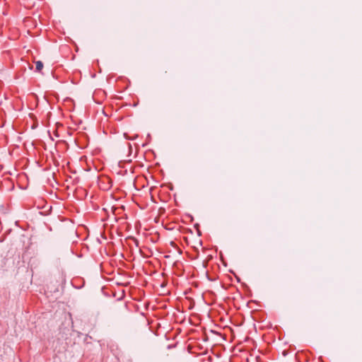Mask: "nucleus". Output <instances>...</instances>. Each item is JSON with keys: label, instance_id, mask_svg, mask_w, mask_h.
Returning <instances> with one entry per match:
<instances>
[{"label": "nucleus", "instance_id": "f257e3e1", "mask_svg": "<svg viewBox=\"0 0 362 362\" xmlns=\"http://www.w3.org/2000/svg\"><path fill=\"white\" fill-rule=\"evenodd\" d=\"M35 65V69L37 71H40L43 68V63L41 61L36 62Z\"/></svg>", "mask_w": 362, "mask_h": 362}]
</instances>
